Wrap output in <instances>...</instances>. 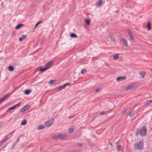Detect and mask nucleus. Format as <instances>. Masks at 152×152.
<instances>
[{
  "instance_id": "nucleus-42",
  "label": "nucleus",
  "mask_w": 152,
  "mask_h": 152,
  "mask_svg": "<svg viewBox=\"0 0 152 152\" xmlns=\"http://www.w3.org/2000/svg\"><path fill=\"white\" fill-rule=\"evenodd\" d=\"M34 146V145L33 144H31L29 146V148H30L31 147H33Z\"/></svg>"
},
{
  "instance_id": "nucleus-28",
  "label": "nucleus",
  "mask_w": 152,
  "mask_h": 152,
  "mask_svg": "<svg viewBox=\"0 0 152 152\" xmlns=\"http://www.w3.org/2000/svg\"><path fill=\"white\" fill-rule=\"evenodd\" d=\"M135 113V112L134 111H132L131 112H130L129 113V115L130 117H132L133 116Z\"/></svg>"
},
{
  "instance_id": "nucleus-17",
  "label": "nucleus",
  "mask_w": 152,
  "mask_h": 152,
  "mask_svg": "<svg viewBox=\"0 0 152 152\" xmlns=\"http://www.w3.org/2000/svg\"><path fill=\"white\" fill-rule=\"evenodd\" d=\"M23 25H24L23 24H19L15 27V28L16 29H18L22 27Z\"/></svg>"
},
{
  "instance_id": "nucleus-34",
  "label": "nucleus",
  "mask_w": 152,
  "mask_h": 152,
  "mask_svg": "<svg viewBox=\"0 0 152 152\" xmlns=\"http://www.w3.org/2000/svg\"><path fill=\"white\" fill-rule=\"evenodd\" d=\"M110 39L111 41L113 42H115V40L114 38L112 37H110Z\"/></svg>"
},
{
  "instance_id": "nucleus-20",
  "label": "nucleus",
  "mask_w": 152,
  "mask_h": 152,
  "mask_svg": "<svg viewBox=\"0 0 152 152\" xmlns=\"http://www.w3.org/2000/svg\"><path fill=\"white\" fill-rule=\"evenodd\" d=\"M110 111H102L100 113V115H102L104 114H107L109 113L110 112Z\"/></svg>"
},
{
  "instance_id": "nucleus-32",
  "label": "nucleus",
  "mask_w": 152,
  "mask_h": 152,
  "mask_svg": "<svg viewBox=\"0 0 152 152\" xmlns=\"http://www.w3.org/2000/svg\"><path fill=\"white\" fill-rule=\"evenodd\" d=\"M74 131V129L72 128H70L68 130L69 132V133H72Z\"/></svg>"
},
{
  "instance_id": "nucleus-24",
  "label": "nucleus",
  "mask_w": 152,
  "mask_h": 152,
  "mask_svg": "<svg viewBox=\"0 0 152 152\" xmlns=\"http://www.w3.org/2000/svg\"><path fill=\"white\" fill-rule=\"evenodd\" d=\"M27 123V120L26 119H23L22 121L21 122V125H25Z\"/></svg>"
},
{
  "instance_id": "nucleus-45",
  "label": "nucleus",
  "mask_w": 152,
  "mask_h": 152,
  "mask_svg": "<svg viewBox=\"0 0 152 152\" xmlns=\"http://www.w3.org/2000/svg\"><path fill=\"white\" fill-rule=\"evenodd\" d=\"M105 64H106L107 65V66H109V65L108 64H107V63H105Z\"/></svg>"
},
{
  "instance_id": "nucleus-10",
  "label": "nucleus",
  "mask_w": 152,
  "mask_h": 152,
  "mask_svg": "<svg viewBox=\"0 0 152 152\" xmlns=\"http://www.w3.org/2000/svg\"><path fill=\"white\" fill-rule=\"evenodd\" d=\"M21 103L20 102H19L18 104H16L12 107L9 108L8 109V110H14L15 108H16V107L20 106L21 105Z\"/></svg>"
},
{
  "instance_id": "nucleus-31",
  "label": "nucleus",
  "mask_w": 152,
  "mask_h": 152,
  "mask_svg": "<svg viewBox=\"0 0 152 152\" xmlns=\"http://www.w3.org/2000/svg\"><path fill=\"white\" fill-rule=\"evenodd\" d=\"M54 82H56L55 80H51L49 82V83L50 85H52L55 83Z\"/></svg>"
},
{
  "instance_id": "nucleus-46",
  "label": "nucleus",
  "mask_w": 152,
  "mask_h": 152,
  "mask_svg": "<svg viewBox=\"0 0 152 152\" xmlns=\"http://www.w3.org/2000/svg\"><path fill=\"white\" fill-rule=\"evenodd\" d=\"M110 144L111 146H113V145L111 143H110Z\"/></svg>"
},
{
  "instance_id": "nucleus-36",
  "label": "nucleus",
  "mask_w": 152,
  "mask_h": 152,
  "mask_svg": "<svg viewBox=\"0 0 152 152\" xmlns=\"http://www.w3.org/2000/svg\"><path fill=\"white\" fill-rule=\"evenodd\" d=\"M42 22V21H39L38 22H37V23L35 25V26H34V28H36V27H37L38 25L40 24V23L41 22Z\"/></svg>"
},
{
  "instance_id": "nucleus-5",
  "label": "nucleus",
  "mask_w": 152,
  "mask_h": 152,
  "mask_svg": "<svg viewBox=\"0 0 152 152\" xmlns=\"http://www.w3.org/2000/svg\"><path fill=\"white\" fill-rule=\"evenodd\" d=\"M12 134V133H10L9 134L7 135L6 137L3 140L0 142V146H1L4 143L6 142L11 136Z\"/></svg>"
},
{
  "instance_id": "nucleus-29",
  "label": "nucleus",
  "mask_w": 152,
  "mask_h": 152,
  "mask_svg": "<svg viewBox=\"0 0 152 152\" xmlns=\"http://www.w3.org/2000/svg\"><path fill=\"white\" fill-rule=\"evenodd\" d=\"M102 0H99L98 3L97 4V5L101 6L102 4Z\"/></svg>"
},
{
  "instance_id": "nucleus-14",
  "label": "nucleus",
  "mask_w": 152,
  "mask_h": 152,
  "mask_svg": "<svg viewBox=\"0 0 152 152\" xmlns=\"http://www.w3.org/2000/svg\"><path fill=\"white\" fill-rule=\"evenodd\" d=\"M135 86V84L134 83H133L131 85L128 86L126 88V90H129V89H132Z\"/></svg>"
},
{
  "instance_id": "nucleus-8",
  "label": "nucleus",
  "mask_w": 152,
  "mask_h": 152,
  "mask_svg": "<svg viewBox=\"0 0 152 152\" xmlns=\"http://www.w3.org/2000/svg\"><path fill=\"white\" fill-rule=\"evenodd\" d=\"M10 95V94H7L5 95L3 98L0 99V104H1L3 101L5 100L7 98L9 97Z\"/></svg>"
},
{
  "instance_id": "nucleus-6",
  "label": "nucleus",
  "mask_w": 152,
  "mask_h": 152,
  "mask_svg": "<svg viewBox=\"0 0 152 152\" xmlns=\"http://www.w3.org/2000/svg\"><path fill=\"white\" fill-rule=\"evenodd\" d=\"M30 107V105H25L24 107L22 108L20 110V112H23L26 111Z\"/></svg>"
},
{
  "instance_id": "nucleus-37",
  "label": "nucleus",
  "mask_w": 152,
  "mask_h": 152,
  "mask_svg": "<svg viewBox=\"0 0 152 152\" xmlns=\"http://www.w3.org/2000/svg\"><path fill=\"white\" fill-rule=\"evenodd\" d=\"M127 111V108H125L122 111V114H124L126 113Z\"/></svg>"
},
{
  "instance_id": "nucleus-35",
  "label": "nucleus",
  "mask_w": 152,
  "mask_h": 152,
  "mask_svg": "<svg viewBox=\"0 0 152 152\" xmlns=\"http://www.w3.org/2000/svg\"><path fill=\"white\" fill-rule=\"evenodd\" d=\"M117 149L118 151H122L121 149V145H119L118 146Z\"/></svg>"
},
{
  "instance_id": "nucleus-7",
  "label": "nucleus",
  "mask_w": 152,
  "mask_h": 152,
  "mask_svg": "<svg viewBox=\"0 0 152 152\" xmlns=\"http://www.w3.org/2000/svg\"><path fill=\"white\" fill-rule=\"evenodd\" d=\"M70 84L69 83H67L65 84H64L62 86H60L59 87L56 88L55 89H58L59 91L61 90L62 89H64L65 87L67 85H68Z\"/></svg>"
},
{
  "instance_id": "nucleus-43",
  "label": "nucleus",
  "mask_w": 152,
  "mask_h": 152,
  "mask_svg": "<svg viewBox=\"0 0 152 152\" xmlns=\"http://www.w3.org/2000/svg\"><path fill=\"white\" fill-rule=\"evenodd\" d=\"M20 139V137H19V138H18L17 139V140H16V143H17L18 142H19V140Z\"/></svg>"
},
{
  "instance_id": "nucleus-21",
  "label": "nucleus",
  "mask_w": 152,
  "mask_h": 152,
  "mask_svg": "<svg viewBox=\"0 0 152 152\" xmlns=\"http://www.w3.org/2000/svg\"><path fill=\"white\" fill-rule=\"evenodd\" d=\"M146 27L148 28V31L150 30L151 28V25L150 22H148L147 25Z\"/></svg>"
},
{
  "instance_id": "nucleus-47",
  "label": "nucleus",
  "mask_w": 152,
  "mask_h": 152,
  "mask_svg": "<svg viewBox=\"0 0 152 152\" xmlns=\"http://www.w3.org/2000/svg\"><path fill=\"white\" fill-rule=\"evenodd\" d=\"M119 141H120V140H119V141L117 142V144L118 143V142H119Z\"/></svg>"
},
{
  "instance_id": "nucleus-13",
  "label": "nucleus",
  "mask_w": 152,
  "mask_h": 152,
  "mask_svg": "<svg viewBox=\"0 0 152 152\" xmlns=\"http://www.w3.org/2000/svg\"><path fill=\"white\" fill-rule=\"evenodd\" d=\"M53 62L51 61L48 62L45 65V66L48 69L50 68L53 65Z\"/></svg>"
},
{
  "instance_id": "nucleus-9",
  "label": "nucleus",
  "mask_w": 152,
  "mask_h": 152,
  "mask_svg": "<svg viewBox=\"0 0 152 152\" xmlns=\"http://www.w3.org/2000/svg\"><path fill=\"white\" fill-rule=\"evenodd\" d=\"M10 95V94H7L5 95L3 98L0 99V104H1L3 101L5 100L7 98L9 97Z\"/></svg>"
},
{
  "instance_id": "nucleus-48",
  "label": "nucleus",
  "mask_w": 152,
  "mask_h": 152,
  "mask_svg": "<svg viewBox=\"0 0 152 152\" xmlns=\"http://www.w3.org/2000/svg\"><path fill=\"white\" fill-rule=\"evenodd\" d=\"M151 72H152V69H151Z\"/></svg>"
},
{
  "instance_id": "nucleus-19",
  "label": "nucleus",
  "mask_w": 152,
  "mask_h": 152,
  "mask_svg": "<svg viewBox=\"0 0 152 152\" xmlns=\"http://www.w3.org/2000/svg\"><path fill=\"white\" fill-rule=\"evenodd\" d=\"M45 128L44 126L42 125H40L38 127L37 129L38 130H40L43 129Z\"/></svg>"
},
{
  "instance_id": "nucleus-44",
  "label": "nucleus",
  "mask_w": 152,
  "mask_h": 152,
  "mask_svg": "<svg viewBox=\"0 0 152 152\" xmlns=\"http://www.w3.org/2000/svg\"><path fill=\"white\" fill-rule=\"evenodd\" d=\"M100 90V89H99V88H98V89H96L95 91L96 92H97Z\"/></svg>"
},
{
  "instance_id": "nucleus-41",
  "label": "nucleus",
  "mask_w": 152,
  "mask_h": 152,
  "mask_svg": "<svg viewBox=\"0 0 152 152\" xmlns=\"http://www.w3.org/2000/svg\"><path fill=\"white\" fill-rule=\"evenodd\" d=\"M128 32L129 33V34H130V36L131 35H132L131 34L132 32L130 31L129 30H128Z\"/></svg>"
},
{
  "instance_id": "nucleus-23",
  "label": "nucleus",
  "mask_w": 152,
  "mask_h": 152,
  "mask_svg": "<svg viewBox=\"0 0 152 152\" xmlns=\"http://www.w3.org/2000/svg\"><path fill=\"white\" fill-rule=\"evenodd\" d=\"M152 103V100H150L149 101H147L145 102V105H148L151 103Z\"/></svg>"
},
{
  "instance_id": "nucleus-25",
  "label": "nucleus",
  "mask_w": 152,
  "mask_h": 152,
  "mask_svg": "<svg viewBox=\"0 0 152 152\" xmlns=\"http://www.w3.org/2000/svg\"><path fill=\"white\" fill-rule=\"evenodd\" d=\"M70 36L71 38H77V35L74 33H72L70 34Z\"/></svg>"
},
{
  "instance_id": "nucleus-39",
  "label": "nucleus",
  "mask_w": 152,
  "mask_h": 152,
  "mask_svg": "<svg viewBox=\"0 0 152 152\" xmlns=\"http://www.w3.org/2000/svg\"><path fill=\"white\" fill-rule=\"evenodd\" d=\"M130 40H134V39L133 38L132 35H130Z\"/></svg>"
},
{
  "instance_id": "nucleus-33",
  "label": "nucleus",
  "mask_w": 152,
  "mask_h": 152,
  "mask_svg": "<svg viewBox=\"0 0 152 152\" xmlns=\"http://www.w3.org/2000/svg\"><path fill=\"white\" fill-rule=\"evenodd\" d=\"M119 56L118 55H115L113 56V59L116 60L119 58Z\"/></svg>"
},
{
  "instance_id": "nucleus-4",
  "label": "nucleus",
  "mask_w": 152,
  "mask_h": 152,
  "mask_svg": "<svg viewBox=\"0 0 152 152\" xmlns=\"http://www.w3.org/2000/svg\"><path fill=\"white\" fill-rule=\"evenodd\" d=\"M54 121V119L53 118H51L45 123V125L46 126H50L52 125Z\"/></svg>"
},
{
  "instance_id": "nucleus-1",
  "label": "nucleus",
  "mask_w": 152,
  "mask_h": 152,
  "mask_svg": "<svg viewBox=\"0 0 152 152\" xmlns=\"http://www.w3.org/2000/svg\"><path fill=\"white\" fill-rule=\"evenodd\" d=\"M147 129L145 126L142 127L141 129H137L136 131L137 135L140 134L141 136H144L146 135Z\"/></svg>"
},
{
  "instance_id": "nucleus-18",
  "label": "nucleus",
  "mask_w": 152,
  "mask_h": 152,
  "mask_svg": "<svg viewBox=\"0 0 152 152\" xmlns=\"http://www.w3.org/2000/svg\"><path fill=\"white\" fill-rule=\"evenodd\" d=\"M146 74V72L144 71L140 72V75L142 76V77L143 78H144L145 77Z\"/></svg>"
},
{
  "instance_id": "nucleus-38",
  "label": "nucleus",
  "mask_w": 152,
  "mask_h": 152,
  "mask_svg": "<svg viewBox=\"0 0 152 152\" xmlns=\"http://www.w3.org/2000/svg\"><path fill=\"white\" fill-rule=\"evenodd\" d=\"M86 72V70L85 69H83L82 70L81 72V73L83 74H84Z\"/></svg>"
},
{
  "instance_id": "nucleus-30",
  "label": "nucleus",
  "mask_w": 152,
  "mask_h": 152,
  "mask_svg": "<svg viewBox=\"0 0 152 152\" xmlns=\"http://www.w3.org/2000/svg\"><path fill=\"white\" fill-rule=\"evenodd\" d=\"M83 143L81 142H79L77 144V146L79 148H81L83 147Z\"/></svg>"
},
{
  "instance_id": "nucleus-2",
  "label": "nucleus",
  "mask_w": 152,
  "mask_h": 152,
  "mask_svg": "<svg viewBox=\"0 0 152 152\" xmlns=\"http://www.w3.org/2000/svg\"><path fill=\"white\" fill-rule=\"evenodd\" d=\"M134 149L137 150H142L144 148V143L142 141L138 143H136L134 145Z\"/></svg>"
},
{
  "instance_id": "nucleus-16",
  "label": "nucleus",
  "mask_w": 152,
  "mask_h": 152,
  "mask_svg": "<svg viewBox=\"0 0 152 152\" xmlns=\"http://www.w3.org/2000/svg\"><path fill=\"white\" fill-rule=\"evenodd\" d=\"M27 37V35H22L21 37L19 38V41L21 42L23 41Z\"/></svg>"
},
{
  "instance_id": "nucleus-22",
  "label": "nucleus",
  "mask_w": 152,
  "mask_h": 152,
  "mask_svg": "<svg viewBox=\"0 0 152 152\" xmlns=\"http://www.w3.org/2000/svg\"><path fill=\"white\" fill-rule=\"evenodd\" d=\"M31 90L30 89L26 90L25 91L24 93L26 95H28L31 93Z\"/></svg>"
},
{
  "instance_id": "nucleus-27",
  "label": "nucleus",
  "mask_w": 152,
  "mask_h": 152,
  "mask_svg": "<svg viewBox=\"0 0 152 152\" xmlns=\"http://www.w3.org/2000/svg\"><path fill=\"white\" fill-rule=\"evenodd\" d=\"M85 22L87 25H89L90 23V20L88 19H86L85 20Z\"/></svg>"
},
{
  "instance_id": "nucleus-40",
  "label": "nucleus",
  "mask_w": 152,
  "mask_h": 152,
  "mask_svg": "<svg viewBox=\"0 0 152 152\" xmlns=\"http://www.w3.org/2000/svg\"><path fill=\"white\" fill-rule=\"evenodd\" d=\"M75 116V115H72V116H70L69 117V119H71V118H73Z\"/></svg>"
},
{
  "instance_id": "nucleus-12",
  "label": "nucleus",
  "mask_w": 152,
  "mask_h": 152,
  "mask_svg": "<svg viewBox=\"0 0 152 152\" xmlns=\"http://www.w3.org/2000/svg\"><path fill=\"white\" fill-rule=\"evenodd\" d=\"M121 41L123 42V44L125 46L127 47L128 46V44L127 40L124 38L123 37L121 39Z\"/></svg>"
},
{
  "instance_id": "nucleus-3",
  "label": "nucleus",
  "mask_w": 152,
  "mask_h": 152,
  "mask_svg": "<svg viewBox=\"0 0 152 152\" xmlns=\"http://www.w3.org/2000/svg\"><path fill=\"white\" fill-rule=\"evenodd\" d=\"M53 138L56 139H64L66 138V136L63 134H60L53 136Z\"/></svg>"
},
{
  "instance_id": "nucleus-26",
  "label": "nucleus",
  "mask_w": 152,
  "mask_h": 152,
  "mask_svg": "<svg viewBox=\"0 0 152 152\" xmlns=\"http://www.w3.org/2000/svg\"><path fill=\"white\" fill-rule=\"evenodd\" d=\"M8 69L10 71L12 72L14 70V69L13 66H10L8 67Z\"/></svg>"
},
{
  "instance_id": "nucleus-15",
  "label": "nucleus",
  "mask_w": 152,
  "mask_h": 152,
  "mask_svg": "<svg viewBox=\"0 0 152 152\" xmlns=\"http://www.w3.org/2000/svg\"><path fill=\"white\" fill-rule=\"evenodd\" d=\"M126 77H117V80L118 81H121L124 80H125L126 79Z\"/></svg>"
},
{
  "instance_id": "nucleus-11",
  "label": "nucleus",
  "mask_w": 152,
  "mask_h": 152,
  "mask_svg": "<svg viewBox=\"0 0 152 152\" xmlns=\"http://www.w3.org/2000/svg\"><path fill=\"white\" fill-rule=\"evenodd\" d=\"M48 69V68L45 66V67L43 68H42L41 66H40L39 67L37 68L36 70V71L35 72V73H36L37 71L38 70H39L40 71H42V72H44L47 70Z\"/></svg>"
}]
</instances>
